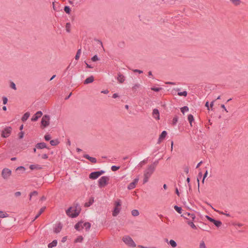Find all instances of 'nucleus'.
<instances>
[{
  "mask_svg": "<svg viewBox=\"0 0 248 248\" xmlns=\"http://www.w3.org/2000/svg\"><path fill=\"white\" fill-rule=\"evenodd\" d=\"M158 164V161L156 160L152 164L148 165L147 168L144 171L143 183H146L150 177L155 170L156 167Z\"/></svg>",
  "mask_w": 248,
  "mask_h": 248,
  "instance_id": "f257e3e1",
  "label": "nucleus"
},
{
  "mask_svg": "<svg viewBox=\"0 0 248 248\" xmlns=\"http://www.w3.org/2000/svg\"><path fill=\"white\" fill-rule=\"evenodd\" d=\"M81 211V208L78 204H77L75 208L72 209V207H69L66 211V213L68 216L74 218L78 216Z\"/></svg>",
  "mask_w": 248,
  "mask_h": 248,
  "instance_id": "f03ea898",
  "label": "nucleus"
},
{
  "mask_svg": "<svg viewBox=\"0 0 248 248\" xmlns=\"http://www.w3.org/2000/svg\"><path fill=\"white\" fill-rule=\"evenodd\" d=\"M91 224L88 222H83V221H79L75 225V228L77 231H80L81 229L85 228L86 231H89L91 228Z\"/></svg>",
  "mask_w": 248,
  "mask_h": 248,
  "instance_id": "7ed1b4c3",
  "label": "nucleus"
},
{
  "mask_svg": "<svg viewBox=\"0 0 248 248\" xmlns=\"http://www.w3.org/2000/svg\"><path fill=\"white\" fill-rule=\"evenodd\" d=\"M123 242L130 247L135 248L136 245L133 239L129 236H124L123 238Z\"/></svg>",
  "mask_w": 248,
  "mask_h": 248,
  "instance_id": "20e7f679",
  "label": "nucleus"
},
{
  "mask_svg": "<svg viewBox=\"0 0 248 248\" xmlns=\"http://www.w3.org/2000/svg\"><path fill=\"white\" fill-rule=\"evenodd\" d=\"M109 180V177L108 176H102L98 180V186L99 187L101 188L105 186L108 183V181Z\"/></svg>",
  "mask_w": 248,
  "mask_h": 248,
  "instance_id": "39448f33",
  "label": "nucleus"
},
{
  "mask_svg": "<svg viewBox=\"0 0 248 248\" xmlns=\"http://www.w3.org/2000/svg\"><path fill=\"white\" fill-rule=\"evenodd\" d=\"M115 207L112 212V215L114 217L117 216L120 212L121 202L120 200H117L115 202Z\"/></svg>",
  "mask_w": 248,
  "mask_h": 248,
  "instance_id": "423d86ee",
  "label": "nucleus"
},
{
  "mask_svg": "<svg viewBox=\"0 0 248 248\" xmlns=\"http://www.w3.org/2000/svg\"><path fill=\"white\" fill-rule=\"evenodd\" d=\"M12 128L11 126H7L4 128L1 132V137L4 138H8L12 132Z\"/></svg>",
  "mask_w": 248,
  "mask_h": 248,
  "instance_id": "0eeeda50",
  "label": "nucleus"
},
{
  "mask_svg": "<svg viewBox=\"0 0 248 248\" xmlns=\"http://www.w3.org/2000/svg\"><path fill=\"white\" fill-rule=\"evenodd\" d=\"M50 116L48 115H45L41 120V125L44 127L48 126L49 124Z\"/></svg>",
  "mask_w": 248,
  "mask_h": 248,
  "instance_id": "6e6552de",
  "label": "nucleus"
},
{
  "mask_svg": "<svg viewBox=\"0 0 248 248\" xmlns=\"http://www.w3.org/2000/svg\"><path fill=\"white\" fill-rule=\"evenodd\" d=\"M105 172L104 170H100L97 171H94L91 172L89 175V178L91 179H96L98 178L100 175L104 174Z\"/></svg>",
  "mask_w": 248,
  "mask_h": 248,
  "instance_id": "1a4fd4ad",
  "label": "nucleus"
},
{
  "mask_svg": "<svg viewBox=\"0 0 248 248\" xmlns=\"http://www.w3.org/2000/svg\"><path fill=\"white\" fill-rule=\"evenodd\" d=\"M11 170L7 168L3 169L1 173L2 177L4 179H7L11 175Z\"/></svg>",
  "mask_w": 248,
  "mask_h": 248,
  "instance_id": "9d476101",
  "label": "nucleus"
},
{
  "mask_svg": "<svg viewBox=\"0 0 248 248\" xmlns=\"http://www.w3.org/2000/svg\"><path fill=\"white\" fill-rule=\"evenodd\" d=\"M182 217H183L187 219L188 220H190V219L191 218L192 221H193L196 217L195 215L194 214H190L189 213H186L182 215Z\"/></svg>",
  "mask_w": 248,
  "mask_h": 248,
  "instance_id": "9b49d317",
  "label": "nucleus"
},
{
  "mask_svg": "<svg viewBox=\"0 0 248 248\" xmlns=\"http://www.w3.org/2000/svg\"><path fill=\"white\" fill-rule=\"evenodd\" d=\"M139 180V179L138 177L136 178L135 179H134L133 181L129 184V185L127 186V188L129 190H131V189H134L136 187V185L138 182Z\"/></svg>",
  "mask_w": 248,
  "mask_h": 248,
  "instance_id": "f8f14e48",
  "label": "nucleus"
},
{
  "mask_svg": "<svg viewBox=\"0 0 248 248\" xmlns=\"http://www.w3.org/2000/svg\"><path fill=\"white\" fill-rule=\"evenodd\" d=\"M43 115V113L41 111H37L31 118V120L33 122H35L38 120V119L41 117V116Z\"/></svg>",
  "mask_w": 248,
  "mask_h": 248,
  "instance_id": "ddd939ff",
  "label": "nucleus"
},
{
  "mask_svg": "<svg viewBox=\"0 0 248 248\" xmlns=\"http://www.w3.org/2000/svg\"><path fill=\"white\" fill-rule=\"evenodd\" d=\"M153 117L156 120H159L160 115L159 110L157 108H154L153 110Z\"/></svg>",
  "mask_w": 248,
  "mask_h": 248,
  "instance_id": "4468645a",
  "label": "nucleus"
},
{
  "mask_svg": "<svg viewBox=\"0 0 248 248\" xmlns=\"http://www.w3.org/2000/svg\"><path fill=\"white\" fill-rule=\"evenodd\" d=\"M83 157L86 159H88L92 163H95L97 161L95 157H91L87 154L84 155Z\"/></svg>",
  "mask_w": 248,
  "mask_h": 248,
  "instance_id": "2eb2a0df",
  "label": "nucleus"
},
{
  "mask_svg": "<svg viewBox=\"0 0 248 248\" xmlns=\"http://www.w3.org/2000/svg\"><path fill=\"white\" fill-rule=\"evenodd\" d=\"M117 79L119 83H122L125 80V77L124 75H123L122 74L119 73L118 74V77H117Z\"/></svg>",
  "mask_w": 248,
  "mask_h": 248,
  "instance_id": "dca6fc26",
  "label": "nucleus"
},
{
  "mask_svg": "<svg viewBox=\"0 0 248 248\" xmlns=\"http://www.w3.org/2000/svg\"><path fill=\"white\" fill-rule=\"evenodd\" d=\"M94 81V77L93 76H91L90 77L87 78L84 81V84H88L89 83H92Z\"/></svg>",
  "mask_w": 248,
  "mask_h": 248,
  "instance_id": "f3484780",
  "label": "nucleus"
},
{
  "mask_svg": "<svg viewBox=\"0 0 248 248\" xmlns=\"http://www.w3.org/2000/svg\"><path fill=\"white\" fill-rule=\"evenodd\" d=\"M36 148L39 149H42L44 148H47L45 142H40L37 143L36 145Z\"/></svg>",
  "mask_w": 248,
  "mask_h": 248,
  "instance_id": "a211bd4d",
  "label": "nucleus"
},
{
  "mask_svg": "<svg viewBox=\"0 0 248 248\" xmlns=\"http://www.w3.org/2000/svg\"><path fill=\"white\" fill-rule=\"evenodd\" d=\"M45 209H46V207H43L41 208L40 209L38 213L35 216V217L32 220V221H34L35 219H36L44 212Z\"/></svg>",
  "mask_w": 248,
  "mask_h": 248,
  "instance_id": "6ab92c4d",
  "label": "nucleus"
},
{
  "mask_svg": "<svg viewBox=\"0 0 248 248\" xmlns=\"http://www.w3.org/2000/svg\"><path fill=\"white\" fill-rule=\"evenodd\" d=\"M30 113L29 112H26L24 115L23 116H22V118H21V120L23 121V122H25L30 117Z\"/></svg>",
  "mask_w": 248,
  "mask_h": 248,
  "instance_id": "aec40b11",
  "label": "nucleus"
},
{
  "mask_svg": "<svg viewBox=\"0 0 248 248\" xmlns=\"http://www.w3.org/2000/svg\"><path fill=\"white\" fill-rule=\"evenodd\" d=\"M62 228V224L61 223H59L56 225V226L55 228L54 232L56 233H59L61 231Z\"/></svg>",
  "mask_w": 248,
  "mask_h": 248,
  "instance_id": "412c9836",
  "label": "nucleus"
},
{
  "mask_svg": "<svg viewBox=\"0 0 248 248\" xmlns=\"http://www.w3.org/2000/svg\"><path fill=\"white\" fill-rule=\"evenodd\" d=\"M187 224L189 225L192 229L197 230V227L194 224L192 220H188L187 221Z\"/></svg>",
  "mask_w": 248,
  "mask_h": 248,
  "instance_id": "4be33fe9",
  "label": "nucleus"
},
{
  "mask_svg": "<svg viewBox=\"0 0 248 248\" xmlns=\"http://www.w3.org/2000/svg\"><path fill=\"white\" fill-rule=\"evenodd\" d=\"M57 244V241L56 240H54L51 243L48 244V247L49 248H52L54 247H56Z\"/></svg>",
  "mask_w": 248,
  "mask_h": 248,
  "instance_id": "5701e85b",
  "label": "nucleus"
},
{
  "mask_svg": "<svg viewBox=\"0 0 248 248\" xmlns=\"http://www.w3.org/2000/svg\"><path fill=\"white\" fill-rule=\"evenodd\" d=\"M188 121H189L191 126H192V122L194 121V117L192 114H189L187 117Z\"/></svg>",
  "mask_w": 248,
  "mask_h": 248,
  "instance_id": "b1692460",
  "label": "nucleus"
},
{
  "mask_svg": "<svg viewBox=\"0 0 248 248\" xmlns=\"http://www.w3.org/2000/svg\"><path fill=\"white\" fill-rule=\"evenodd\" d=\"M94 202V200L93 198H91L90 200H89V201L87 202H86L85 203V207H89L90 206L93 202Z\"/></svg>",
  "mask_w": 248,
  "mask_h": 248,
  "instance_id": "393cba45",
  "label": "nucleus"
},
{
  "mask_svg": "<svg viewBox=\"0 0 248 248\" xmlns=\"http://www.w3.org/2000/svg\"><path fill=\"white\" fill-rule=\"evenodd\" d=\"M50 143L52 146H56L59 143L58 140H51L50 141Z\"/></svg>",
  "mask_w": 248,
  "mask_h": 248,
  "instance_id": "a878e982",
  "label": "nucleus"
},
{
  "mask_svg": "<svg viewBox=\"0 0 248 248\" xmlns=\"http://www.w3.org/2000/svg\"><path fill=\"white\" fill-rule=\"evenodd\" d=\"M30 168L31 170L40 169L41 167L38 165H31Z\"/></svg>",
  "mask_w": 248,
  "mask_h": 248,
  "instance_id": "bb28decb",
  "label": "nucleus"
},
{
  "mask_svg": "<svg viewBox=\"0 0 248 248\" xmlns=\"http://www.w3.org/2000/svg\"><path fill=\"white\" fill-rule=\"evenodd\" d=\"M213 223L217 227H219L222 224V222L220 221L216 220L215 219L214 220V221Z\"/></svg>",
  "mask_w": 248,
  "mask_h": 248,
  "instance_id": "cd10ccee",
  "label": "nucleus"
},
{
  "mask_svg": "<svg viewBox=\"0 0 248 248\" xmlns=\"http://www.w3.org/2000/svg\"><path fill=\"white\" fill-rule=\"evenodd\" d=\"M132 215L134 217H136L139 215L140 213L138 210L134 209L131 212Z\"/></svg>",
  "mask_w": 248,
  "mask_h": 248,
  "instance_id": "c85d7f7f",
  "label": "nucleus"
},
{
  "mask_svg": "<svg viewBox=\"0 0 248 248\" xmlns=\"http://www.w3.org/2000/svg\"><path fill=\"white\" fill-rule=\"evenodd\" d=\"M172 248H175L177 246L176 242L173 240H170L169 243Z\"/></svg>",
  "mask_w": 248,
  "mask_h": 248,
  "instance_id": "c756f323",
  "label": "nucleus"
},
{
  "mask_svg": "<svg viewBox=\"0 0 248 248\" xmlns=\"http://www.w3.org/2000/svg\"><path fill=\"white\" fill-rule=\"evenodd\" d=\"M167 135V132L166 131H163L159 136L160 139H163L164 140L166 137Z\"/></svg>",
  "mask_w": 248,
  "mask_h": 248,
  "instance_id": "7c9ffc66",
  "label": "nucleus"
},
{
  "mask_svg": "<svg viewBox=\"0 0 248 248\" xmlns=\"http://www.w3.org/2000/svg\"><path fill=\"white\" fill-rule=\"evenodd\" d=\"M178 117L177 116H175L172 119V124L173 125H176L177 123L178 122Z\"/></svg>",
  "mask_w": 248,
  "mask_h": 248,
  "instance_id": "2f4dec72",
  "label": "nucleus"
},
{
  "mask_svg": "<svg viewBox=\"0 0 248 248\" xmlns=\"http://www.w3.org/2000/svg\"><path fill=\"white\" fill-rule=\"evenodd\" d=\"M230 1L235 6L239 5L240 3V0H230Z\"/></svg>",
  "mask_w": 248,
  "mask_h": 248,
  "instance_id": "473e14b6",
  "label": "nucleus"
},
{
  "mask_svg": "<svg viewBox=\"0 0 248 248\" xmlns=\"http://www.w3.org/2000/svg\"><path fill=\"white\" fill-rule=\"evenodd\" d=\"M83 240L82 236H78L75 240V243L81 242Z\"/></svg>",
  "mask_w": 248,
  "mask_h": 248,
  "instance_id": "72a5a7b5",
  "label": "nucleus"
},
{
  "mask_svg": "<svg viewBox=\"0 0 248 248\" xmlns=\"http://www.w3.org/2000/svg\"><path fill=\"white\" fill-rule=\"evenodd\" d=\"M174 209L179 214L182 213V208L181 207H179L177 205H175L174 206Z\"/></svg>",
  "mask_w": 248,
  "mask_h": 248,
  "instance_id": "f704fd0d",
  "label": "nucleus"
},
{
  "mask_svg": "<svg viewBox=\"0 0 248 248\" xmlns=\"http://www.w3.org/2000/svg\"><path fill=\"white\" fill-rule=\"evenodd\" d=\"M188 108L187 106H185L181 108V111L183 114H184L185 112L188 111Z\"/></svg>",
  "mask_w": 248,
  "mask_h": 248,
  "instance_id": "c9c22d12",
  "label": "nucleus"
},
{
  "mask_svg": "<svg viewBox=\"0 0 248 248\" xmlns=\"http://www.w3.org/2000/svg\"><path fill=\"white\" fill-rule=\"evenodd\" d=\"M80 54H81V49H78V50L77 52V54L76 55V56H75V59L76 60H78L79 59Z\"/></svg>",
  "mask_w": 248,
  "mask_h": 248,
  "instance_id": "e433bc0d",
  "label": "nucleus"
},
{
  "mask_svg": "<svg viewBox=\"0 0 248 248\" xmlns=\"http://www.w3.org/2000/svg\"><path fill=\"white\" fill-rule=\"evenodd\" d=\"M71 28V24L70 23H67L65 26L66 31L68 32H70Z\"/></svg>",
  "mask_w": 248,
  "mask_h": 248,
  "instance_id": "4c0bfd02",
  "label": "nucleus"
},
{
  "mask_svg": "<svg viewBox=\"0 0 248 248\" xmlns=\"http://www.w3.org/2000/svg\"><path fill=\"white\" fill-rule=\"evenodd\" d=\"M187 93L186 91L178 93V95H179V96H186L187 95Z\"/></svg>",
  "mask_w": 248,
  "mask_h": 248,
  "instance_id": "58836bf2",
  "label": "nucleus"
},
{
  "mask_svg": "<svg viewBox=\"0 0 248 248\" xmlns=\"http://www.w3.org/2000/svg\"><path fill=\"white\" fill-rule=\"evenodd\" d=\"M64 11L66 13L69 14L71 11L70 7L68 6H65L64 7Z\"/></svg>",
  "mask_w": 248,
  "mask_h": 248,
  "instance_id": "ea45409f",
  "label": "nucleus"
},
{
  "mask_svg": "<svg viewBox=\"0 0 248 248\" xmlns=\"http://www.w3.org/2000/svg\"><path fill=\"white\" fill-rule=\"evenodd\" d=\"M16 170H20L22 172H24L25 170V168L23 166H19L17 167L16 169Z\"/></svg>",
  "mask_w": 248,
  "mask_h": 248,
  "instance_id": "a19ab883",
  "label": "nucleus"
},
{
  "mask_svg": "<svg viewBox=\"0 0 248 248\" xmlns=\"http://www.w3.org/2000/svg\"><path fill=\"white\" fill-rule=\"evenodd\" d=\"M215 211H216V212H218L219 214H221V215H224L227 217H230V215L229 214H228V213H225L223 212H221V211H218V210H216V209H214Z\"/></svg>",
  "mask_w": 248,
  "mask_h": 248,
  "instance_id": "79ce46f5",
  "label": "nucleus"
},
{
  "mask_svg": "<svg viewBox=\"0 0 248 248\" xmlns=\"http://www.w3.org/2000/svg\"><path fill=\"white\" fill-rule=\"evenodd\" d=\"M92 61H93V62H95V61H98L99 60V58L98 57L97 55H95L94 56H93L92 59H91Z\"/></svg>",
  "mask_w": 248,
  "mask_h": 248,
  "instance_id": "37998d69",
  "label": "nucleus"
},
{
  "mask_svg": "<svg viewBox=\"0 0 248 248\" xmlns=\"http://www.w3.org/2000/svg\"><path fill=\"white\" fill-rule=\"evenodd\" d=\"M119 168V166H112L111 168V169L112 171H115L118 170Z\"/></svg>",
  "mask_w": 248,
  "mask_h": 248,
  "instance_id": "c03bdc74",
  "label": "nucleus"
},
{
  "mask_svg": "<svg viewBox=\"0 0 248 248\" xmlns=\"http://www.w3.org/2000/svg\"><path fill=\"white\" fill-rule=\"evenodd\" d=\"M44 138H45L46 140L48 141L51 139V136L50 135H49V134H46V135L45 136Z\"/></svg>",
  "mask_w": 248,
  "mask_h": 248,
  "instance_id": "a18cd8bd",
  "label": "nucleus"
},
{
  "mask_svg": "<svg viewBox=\"0 0 248 248\" xmlns=\"http://www.w3.org/2000/svg\"><path fill=\"white\" fill-rule=\"evenodd\" d=\"M200 248H206L205 244L203 241H202L200 244Z\"/></svg>",
  "mask_w": 248,
  "mask_h": 248,
  "instance_id": "49530a36",
  "label": "nucleus"
},
{
  "mask_svg": "<svg viewBox=\"0 0 248 248\" xmlns=\"http://www.w3.org/2000/svg\"><path fill=\"white\" fill-rule=\"evenodd\" d=\"M161 89V88H157V87H152L151 90L152 91H155V92H159Z\"/></svg>",
  "mask_w": 248,
  "mask_h": 248,
  "instance_id": "de8ad7c7",
  "label": "nucleus"
},
{
  "mask_svg": "<svg viewBox=\"0 0 248 248\" xmlns=\"http://www.w3.org/2000/svg\"><path fill=\"white\" fill-rule=\"evenodd\" d=\"M6 213H4L3 211H0V217L3 218L6 217L5 215Z\"/></svg>",
  "mask_w": 248,
  "mask_h": 248,
  "instance_id": "09e8293b",
  "label": "nucleus"
},
{
  "mask_svg": "<svg viewBox=\"0 0 248 248\" xmlns=\"http://www.w3.org/2000/svg\"><path fill=\"white\" fill-rule=\"evenodd\" d=\"M10 86L12 89H13L15 90L16 89V84L13 82H11Z\"/></svg>",
  "mask_w": 248,
  "mask_h": 248,
  "instance_id": "8fccbe9b",
  "label": "nucleus"
},
{
  "mask_svg": "<svg viewBox=\"0 0 248 248\" xmlns=\"http://www.w3.org/2000/svg\"><path fill=\"white\" fill-rule=\"evenodd\" d=\"M2 100H3V104L5 105L7 103V102H8V99L7 97H3L2 98Z\"/></svg>",
  "mask_w": 248,
  "mask_h": 248,
  "instance_id": "3c124183",
  "label": "nucleus"
},
{
  "mask_svg": "<svg viewBox=\"0 0 248 248\" xmlns=\"http://www.w3.org/2000/svg\"><path fill=\"white\" fill-rule=\"evenodd\" d=\"M206 217L209 221H210L211 222H213L215 220L214 218L210 217L208 216H206Z\"/></svg>",
  "mask_w": 248,
  "mask_h": 248,
  "instance_id": "603ef678",
  "label": "nucleus"
},
{
  "mask_svg": "<svg viewBox=\"0 0 248 248\" xmlns=\"http://www.w3.org/2000/svg\"><path fill=\"white\" fill-rule=\"evenodd\" d=\"M207 174H208V170H206L205 173L203 175V179H202V183H204V179L207 177Z\"/></svg>",
  "mask_w": 248,
  "mask_h": 248,
  "instance_id": "864d4df0",
  "label": "nucleus"
},
{
  "mask_svg": "<svg viewBox=\"0 0 248 248\" xmlns=\"http://www.w3.org/2000/svg\"><path fill=\"white\" fill-rule=\"evenodd\" d=\"M202 172H200L199 173L198 177V178H197V181H198V187L199 186V185H200V184H199V177H200V178H201V177H202Z\"/></svg>",
  "mask_w": 248,
  "mask_h": 248,
  "instance_id": "5fc2aeb1",
  "label": "nucleus"
},
{
  "mask_svg": "<svg viewBox=\"0 0 248 248\" xmlns=\"http://www.w3.org/2000/svg\"><path fill=\"white\" fill-rule=\"evenodd\" d=\"M140 85L139 84H135L133 87H132L133 90H136L137 88H139Z\"/></svg>",
  "mask_w": 248,
  "mask_h": 248,
  "instance_id": "6e6d98bb",
  "label": "nucleus"
},
{
  "mask_svg": "<svg viewBox=\"0 0 248 248\" xmlns=\"http://www.w3.org/2000/svg\"><path fill=\"white\" fill-rule=\"evenodd\" d=\"M24 132L23 131H21L20 132H19V138L20 139H22L23 136H24Z\"/></svg>",
  "mask_w": 248,
  "mask_h": 248,
  "instance_id": "4d7b16f0",
  "label": "nucleus"
},
{
  "mask_svg": "<svg viewBox=\"0 0 248 248\" xmlns=\"http://www.w3.org/2000/svg\"><path fill=\"white\" fill-rule=\"evenodd\" d=\"M31 196H37L38 194V193L36 191H34L32 192L31 193Z\"/></svg>",
  "mask_w": 248,
  "mask_h": 248,
  "instance_id": "13d9d810",
  "label": "nucleus"
},
{
  "mask_svg": "<svg viewBox=\"0 0 248 248\" xmlns=\"http://www.w3.org/2000/svg\"><path fill=\"white\" fill-rule=\"evenodd\" d=\"M48 155L47 154H43L42 155V158H43V159H47L48 158Z\"/></svg>",
  "mask_w": 248,
  "mask_h": 248,
  "instance_id": "bf43d9fd",
  "label": "nucleus"
},
{
  "mask_svg": "<svg viewBox=\"0 0 248 248\" xmlns=\"http://www.w3.org/2000/svg\"><path fill=\"white\" fill-rule=\"evenodd\" d=\"M133 71L134 72H137V73H139L140 74H141V73H143L142 71L139 70V69H135V70H133Z\"/></svg>",
  "mask_w": 248,
  "mask_h": 248,
  "instance_id": "052dcab7",
  "label": "nucleus"
},
{
  "mask_svg": "<svg viewBox=\"0 0 248 248\" xmlns=\"http://www.w3.org/2000/svg\"><path fill=\"white\" fill-rule=\"evenodd\" d=\"M184 171L186 174H188L189 172V168L187 167H185L184 169Z\"/></svg>",
  "mask_w": 248,
  "mask_h": 248,
  "instance_id": "680f3d73",
  "label": "nucleus"
},
{
  "mask_svg": "<svg viewBox=\"0 0 248 248\" xmlns=\"http://www.w3.org/2000/svg\"><path fill=\"white\" fill-rule=\"evenodd\" d=\"M15 195L16 197H18L21 195V192L19 191H17L15 193Z\"/></svg>",
  "mask_w": 248,
  "mask_h": 248,
  "instance_id": "e2e57ef3",
  "label": "nucleus"
},
{
  "mask_svg": "<svg viewBox=\"0 0 248 248\" xmlns=\"http://www.w3.org/2000/svg\"><path fill=\"white\" fill-rule=\"evenodd\" d=\"M101 93L107 94L108 93V90H103L101 91Z\"/></svg>",
  "mask_w": 248,
  "mask_h": 248,
  "instance_id": "0e129e2a",
  "label": "nucleus"
},
{
  "mask_svg": "<svg viewBox=\"0 0 248 248\" xmlns=\"http://www.w3.org/2000/svg\"><path fill=\"white\" fill-rule=\"evenodd\" d=\"M205 107H207L208 110H210V107L209 106V102L207 101L205 103Z\"/></svg>",
  "mask_w": 248,
  "mask_h": 248,
  "instance_id": "69168bd1",
  "label": "nucleus"
},
{
  "mask_svg": "<svg viewBox=\"0 0 248 248\" xmlns=\"http://www.w3.org/2000/svg\"><path fill=\"white\" fill-rule=\"evenodd\" d=\"M118 96H119L118 94L116 93H114L112 95V97L113 98H116L118 97Z\"/></svg>",
  "mask_w": 248,
  "mask_h": 248,
  "instance_id": "338daca9",
  "label": "nucleus"
},
{
  "mask_svg": "<svg viewBox=\"0 0 248 248\" xmlns=\"http://www.w3.org/2000/svg\"><path fill=\"white\" fill-rule=\"evenodd\" d=\"M67 240V237L66 236H64L63 237L62 239V242H65Z\"/></svg>",
  "mask_w": 248,
  "mask_h": 248,
  "instance_id": "774afa93",
  "label": "nucleus"
}]
</instances>
